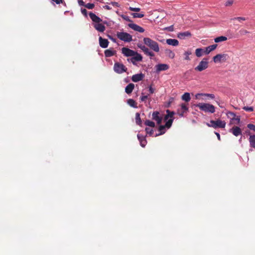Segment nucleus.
<instances>
[{
  "instance_id": "nucleus-48",
  "label": "nucleus",
  "mask_w": 255,
  "mask_h": 255,
  "mask_svg": "<svg viewBox=\"0 0 255 255\" xmlns=\"http://www.w3.org/2000/svg\"><path fill=\"white\" fill-rule=\"evenodd\" d=\"M121 17H122V18H123L124 20H126L127 21H131L128 16H127L126 15H122Z\"/></svg>"
},
{
  "instance_id": "nucleus-51",
  "label": "nucleus",
  "mask_w": 255,
  "mask_h": 255,
  "mask_svg": "<svg viewBox=\"0 0 255 255\" xmlns=\"http://www.w3.org/2000/svg\"><path fill=\"white\" fill-rule=\"evenodd\" d=\"M203 96V93H198L195 95L196 99H200L201 97Z\"/></svg>"
},
{
  "instance_id": "nucleus-25",
  "label": "nucleus",
  "mask_w": 255,
  "mask_h": 255,
  "mask_svg": "<svg viewBox=\"0 0 255 255\" xmlns=\"http://www.w3.org/2000/svg\"><path fill=\"white\" fill-rule=\"evenodd\" d=\"M137 138L140 142V145L144 147L146 144V140L145 137L143 135L137 134Z\"/></svg>"
},
{
  "instance_id": "nucleus-14",
  "label": "nucleus",
  "mask_w": 255,
  "mask_h": 255,
  "mask_svg": "<svg viewBox=\"0 0 255 255\" xmlns=\"http://www.w3.org/2000/svg\"><path fill=\"white\" fill-rule=\"evenodd\" d=\"M128 26L132 29L133 30L138 31L139 32H143L144 31V29L141 26L134 24V23H129Z\"/></svg>"
},
{
  "instance_id": "nucleus-59",
  "label": "nucleus",
  "mask_w": 255,
  "mask_h": 255,
  "mask_svg": "<svg viewBox=\"0 0 255 255\" xmlns=\"http://www.w3.org/2000/svg\"><path fill=\"white\" fill-rule=\"evenodd\" d=\"M215 133L216 135H217L218 140H221V137H220V134L218 132H215Z\"/></svg>"
},
{
  "instance_id": "nucleus-47",
  "label": "nucleus",
  "mask_w": 255,
  "mask_h": 255,
  "mask_svg": "<svg viewBox=\"0 0 255 255\" xmlns=\"http://www.w3.org/2000/svg\"><path fill=\"white\" fill-rule=\"evenodd\" d=\"M232 19V20H238L239 21H241V20H243V21L246 20V18L244 17H235Z\"/></svg>"
},
{
  "instance_id": "nucleus-50",
  "label": "nucleus",
  "mask_w": 255,
  "mask_h": 255,
  "mask_svg": "<svg viewBox=\"0 0 255 255\" xmlns=\"http://www.w3.org/2000/svg\"><path fill=\"white\" fill-rule=\"evenodd\" d=\"M147 98H148L147 95L142 96L140 97V99L141 101L145 102V100L147 99Z\"/></svg>"
},
{
  "instance_id": "nucleus-18",
  "label": "nucleus",
  "mask_w": 255,
  "mask_h": 255,
  "mask_svg": "<svg viewBox=\"0 0 255 255\" xmlns=\"http://www.w3.org/2000/svg\"><path fill=\"white\" fill-rule=\"evenodd\" d=\"M144 75L142 73L133 75L131 77V80L134 82H137L142 80Z\"/></svg>"
},
{
  "instance_id": "nucleus-57",
  "label": "nucleus",
  "mask_w": 255,
  "mask_h": 255,
  "mask_svg": "<svg viewBox=\"0 0 255 255\" xmlns=\"http://www.w3.org/2000/svg\"><path fill=\"white\" fill-rule=\"evenodd\" d=\"M78 3L80 5H84V2L82 0H79Z\"/></svg>"
},
{
  "instance_id": "nucleus-3",
  "label": "nucleus",
  "mask_w": 255,
  "mask_h": 255,
  "mask_svg": "<svg viewBox=\"0 0 255 255\" xmlns=\"http://www.w3.org/2000/svg\"><path fill=\"white\" fill-rule=\"evenodd\" d=\"M206 125L208 127L214 128H224L226 127V123L224 121L217 119L216 121L211 120L210 123H207Z\"/></svg>"
},
{
  "instance_id": "nucleus-7",
  "label": "nucleus",
  "mask_w": 255,
  "mask_h": 255,
  "mask_svg": "<svg viewBox=\"0 0 255 255\" xmlns=\"http://www.w3.org/2000/svg\"><path fill=\"white\" fill-rule=\"evenodd\" d=\"M114 70L116 73L118 74H122L126 72L127 68L123 64L116 62L114 64Z\"/></svg>"
},
{
  "instance_id": "nucleus-30",
  "label": "nucleus",
  "mask_w": 255,
  "mask_h": 255,
  "mask_svg": "<svg viewBox=\"0 0 255 255\" xmlns=\"http://www.w3.org/2000/svg\"><path fill=\"white\" fill-rule=\"evenodd\" d=\"M204 53V49L197 48L195 50V54L198 57H201Z\"/></svg>"
},
{
  "instance_id": "nucleus-19",
  "label": "nucleus",
  "mask_w": 255,
  "mask_h": 255,
  "mask_svg": "<svg viewBox=\"0 0 255 255\" xmlns=\"http://www.w3.org/2000/svg\"><path fill=\"white\" fill-rule=\"evenodd\" d=\"M94 27L97 31L101 32H103L106 29V27L103 24L100 23L94 24Z\"/></svg>"
},
{
  "instance_id": "nucleus-53",
  "label": "nucleus",
  "mask_w": 255,
  "mask_h": 255,
  "mask_svg": "<svg viewBox=\"0 0 255 255\" xmlns=\"http://www.w3.org/2000/svg\"><path fill=\"white\" fill-rule=\"evenodd\" d=\"M81 12L84 15L87 16V10H86V9H85V8H82L81 9Z\"/></svg>"
},
{
  "instance_id": "nucleus-9",
  "label": "nucleus",
  "mask_w": 255,
  "mask_h": 255,
  "mask_svg": "<svg viewBox=\"0 0 255 255\" xmlns=\"http://www.w3.org/2000/svg\"><path fill=\"white\" fill-rule=\"evenodd\" d=\"M122 53L127 57L133 56L136 52L127 47H123L122 49Z\"/></svg>"
},
{
  "instance_id": "nucleus-40",
  "label": "nucleus",
  "mask_w": 255,
  "mask_h": 255,
  "mask_svg": "<svg viewBox=\"0 0 255 255\" xmlns=\"http://www.w3.org/2000/svg\"><path fill=\"white\" fill-rule=\"evenodd\" d=\"M173 121V119H170L168 120L165 125H164L165 126V128H170L172 124Z\"/></svg>"
},
{
  "instance_id": "nucleus-10",
  "label": "nucleus",
  "mask_w": 255,
  "mask_h": 255,
  "mask_svg": "<svg viewBox=\"0 0 255 255\" xmlns=\"http://www.w3.org/2000/svg\"><path fill=\"white\" fill-rule=\"evenodd\" d=\"M152 119L156 122L158 125L161 123L162 121V117L160 116V114L157 111L153 112L152 114Z\"/></svg>"
},
{
  "instance_id": "nucleus-42",
  "label": "nucleus",
  "mask_w": 255,
  "mask_h": 255,
  "mask_svg": "<svg viewBox=\"0 0 255 255\" xmlns=\"http://www.w3.org/2000/svg\"><path fill=\"white\" fill-rule=\"evenodd\" d=\"M147 133L149 135H152L153 134V130L148 128H146L145 129Z\"/></svg>"
},
{
  "instance_id": "nucleus-28",
  "label": "nucleus",
  "mask_w": 255,
  "mask_h": 255,
  "mask_svg": "<svg viewBox=\"0 0 255 255\" xmlns=\"http://www.w3.org/2000/svg\"><path fill=\"white\" fill-rule=\"evenodd\" d=\"M165 128H165V126H163V125L160 126L158 128V130L160 132L159 133L156 134L155 136H159V135L164 134L165 132V130H166Z\"/></svg>"
},
{
  "instance_id": "nucleus-4",
  "label": "nucleus",
  "mask_w": 255,
  "mask_h": 255,
  "mask_svg": "<svg viewBox=\"0 0 255 255\" xmlns=\"http://www.w3.org/2000/svg\"><path fill=\"white\" fill-rule=\"evenodd\" d=\"M117 36L120 40L125 42H130L132 40V36L128 33L124 32H118Z\"/></svg>"
},
{
  "instance_id": "nucleus-11",
  "label": "nucleus",
  "mask_w": 255,
  "mask_h": 255,
  "mask_svg": "<svg viewBox=\"0 0 255 255\" xmlns=\"http://www.w3.org/2000/svg\"><path fill=\"white\" fill-rule=\"evenodd\" d=\"M188 111V107L185 104H182L180 109L177 110V114L179 116L183 117L184 113H186Z\"/></svg>"
},
{
  "instance_id": "nucleus-8",
  "label": "nucleus",
  "mask_w": 255,
  "mask_h": 255,
  "mask_svg": "<svg viewBox=\"0 0 255 255\" xmlns=\"http://www.w3.org/2000/svg\"><path fill=\"white\" fill-rule=\"evenodd\" d=\"M137 46L145 54L149 56L150 57L154 56V54L145 45L138 44Z\"/></svg>"
},
{
  "instance_id": "nucleus-45",
  "label": "nucleus",
  "mask_w": 255,
  "mask_h": 255,
  "mask_svg": "<svg viewBox=\"0 0 255 255\" xmlns=\"http://www.w3.org/2000/svg\"><path fill=\"white\" fill-rule=\"evenodd\" d=\"M247 127L251 130L255 131V125L251 124H249L247 125Z\"/></svg>"
},
{
  "instance_id": "nucleus-56",
  "label": "nucleus",
  "mask_w": 255,
  "mask_h": 255,
  "mask_svg": "<svg viewBox=\"0 0 255 255\" xmlns=\"http://www.w3.org/2000/svg\"><path fill=\"white\" fill-rule=\"evenodd\" d=\"M233 121H237L238 122V123H239L240 122V117L238 116V117H235V119H234V120Z\"/></svg>"
},
{
  "instance_id": "nucleus-55",
  "label": "nucleus",
  "mask_w": 255,
  "mask_h": 255,
  "mask_svg": "<svg viewBox=\"0 0 255 255\" xmlns=\"http://www.w3.org/2000/svg\"><path fill=\"white\" fill-rule=\"evenodd\" d=\"M104 8L107 9V10H111L112 9V7L108 5H105L103 6Z\"/></svg>"
},
{
  "instance_id": "nucleus-26",
  "label": "nucleus",
  "mask_w": 255,
  "mask_h": 255,
  "mask_svg": "<svg viewBox=\"0 0 255 255\" xmlns=\"http://www.w3.org/2000/svg\"><path fill=\"white\" fill-rule=\"evenodd\" d=\"M215 98V96L213 94H207V93H203V96H202V100H205L207 99H214Z\"/></svg>"
},
{
  "instance_id": "nucleus-39",
  "label": "nucleus",
  "mask_w": 255,
  "mask_h": 255,
  "mask_svg": "<svg viewBox=\"0 0 255 255\" xmlns=\"http://www.w3.org/2000/svg\"><path fill=\"white\" fill-rule=\"evenodd\" d=\"M227 115L228 117L230 118L232 121L235 119V117H236V115L235 113L232 112H228L227 113Z\"/></svg>"
},
{
  "instance_id": "nucleus-31",
  "label": "nucleus",
  "mask_w": 255,
  "mask_h": 255,
  "mask_svg": "<svg viewBox=\"0 0 255 255\" xmlns=\"http://www.w3.org/2000/svg\"><path fill=\"white\" fill-rule=\"evenodd\" d=\"M127 103L130 106L133 108H136L137 107V103L134 100L132 99H129L128 100Z\"/></svg>"
},
{
  "instance_id": "nucleus-22",
  "label": "nucleus",
  "mask_w": 255,
  "mask_h": 255,
  "mask_svg": "<svg viewBox=\"0 0 255 255\" xmlns=\"http://www.w3.org/2000/svg\"><path fill=\"white\" fill-rule=\"evenodd\" d=\"M104 53L106 57H110L115 55L116 54V51L114 50L113 48H110L106 50Z\"/></svg>"
},
{
  "instance_id": "nucleus-38",
  "label": "nucleus",
  "mask_w": 255,
  "mask_h": 255,
  "mask_svg": "<svg viewBox=\"0 0 255 255\" xmlns=\"http://www.w3.org/2000/svg\"><path fill=\"white\" fill-rule=\"evenodd\" d=\"M131 15L134 18H142L144 16L143 13H133Z\"/></svg>"
},
{
  "instance_id": "nucleus-52",
  "label": "nucleus",
  "mask_w": 255,
  "mask_h": 255,
  "mask_svg": "<svg viewBox=\"0 0 255 255\" xmlns=\"http://www.w3.org/2000/svg\"><path fill=\"white\" fill-rule=\"evenodd\" d=\"M155 91L154 89H153L151 86L149 87V92L150 94H153Z\"/></svg>"
},
{
  "instance_id": "nucleus-49",
  "label": "nucleus",
  "mask_w": 255,
  "mask_h": 255,
  "mask_svg": "<svg viewBox=\"0 0 255 255\" xmlns=\"http://www.w3.org/2000/svg\"><path fill=\"white\" fill-rule=\"evenodd\" d=\"M233 3V0H229L226 2V6H230Z\"/></svg>"
},
{
  "instance_id": "nucleus-44",
  "label": "nucleus",
  "mask_w": 255,
  "mask_h": 255,
  "mask_svg": "<svg viewBox=\"0 0 255 255\" xmlns=\"http://www.w3.org/2000/svg\"><path fill=\"white\" fill-rule=\"evenodd\" d=\"M243 109L247 112H253L254 111V108L252 107H244Z\"/></svg>"
},
{
  "instance_id": "nucleus-36",
  "label": "nucleus",
  "mask_w": 255,
  "mask_h": 255,
  "mask_svg": "<svg viewBox=\"0 0 255 255\" xmlns=\"http://www.w3.org/2000/svg\"><path fill=\"white\" fill-rule=\"evenodd\" d=\"M192 54V52L190 50H188L187 51H185L184 53V55H185L184 59L187 61H189L191 60L190 58L189 57V55Z\"/></svg>"
},
{
  "instance_id": "nucleus-46",
  "label": "nucleus",
  "mask_w": 255,
  "mask_h": 255,
  "mask_svg": "<svg viewBox=\"0 0 255 255\" xmlns=\"http://www.w3.org/2000/svg\"><path fill=\"white\" fill-rule=\"evenodd\" d=\"M129 9L132 11L138 12L140 11V8L139 7H129Z\"/></svg>"
},
{
  "instance_id": "nucleus-2",
  "label": "nucleus",
  "mask_w": 255,
  "mask_h": 255,
  "mask_svg": "<svg viewBox=\"0 0 255 255\" xmlns=\"http://www.w3.org/2000/svg\"><path fill=\"white\" fill-rule=\"evenodd\" d=\"M195 106L199 108L200 110L205 112L214 113L215 112V107L210 104L201 103L196 105Z\"/></svg>"
},
{
  "instance_id": "nucleus-34",
  "label": "nucleus",
  "mask_w": 255,
  "mask_h": 255,
  "mask_svg": "<svg viewBox=\"0 0 255 255\" xmlns=\"http://www.w3.org/2000/svg\"><path fill=\"white\" fill-rule=\"evenodd\" d=\"M227 40V37L224 36H221L219 37H217L215 38V42L216 43L220 42L222 41H224Z\"/></svg>"
},
{
  "instance_id": "nucleus-23",
  "label": "nucleus",
  "mask_w": 255,
  "mask_h": 255,
  "mask_svg": "<svg viewBox=\"0 0 255 255\" xmlns=\"http://www.w3.org/2000/svg\"><path fill=\"white\" fill-rule=\"evenodd\" d=\"M166 42L167 44L174 46H177L179 45V41L175 39H167Z\"/></svg>"
},
{
  "instance_id": "nucleus-15",
  "label": "nucleus",
  "mask_w": 255,
  "mask_h": 255,
  "mask_svg": "<svg viewBox=\"0 0 255 255\" xmlns=\"http://www.w3.org/2000/svg\"><path fill=\"white\" fill-rule=\"evenodd\" d=\"M100 46L103 48L108 47L109 42L107 39L103 38L102 37H100L99 38Z\"/></svg>"
},
{
  "instance_id": "nucleus-24",
  "label": "nucleus",
  "mask_w": 255,
  "mask_h": 255,
  "mask_svg": "<svg viewBox=\"0 0 255 255\" xmlns=\"http://www.w3.org/2000/svg\"><path fill=\"white\" fill-rule=\"evenodd\" d=\"M134 88V85L132 83H130L126 86L125 88V92L127 94H130L132 93Z\"/></svg>"
},
{
  "instance_id": "nucleus-21",
  "label": "nucleus",
  "mask_w": 255,
  "mask_h": 255,
  "mask_svg": "<svg viewBox=\"0 0 255 255\" xmlns=\"http://www.w3.org/2000/svg\"><path fill=\"white\" fill-rule=\"evenodd\" d=\"M217 47V44H213L206 47L204 49V53L209 54L211 51L214 50Z\"/></svg>"
},
{
  "instance_id": "nucleus-58",
  "label": "nucleus",
  "mask_w": 255,
  "mask_h": 255,
  "mask_svg": "<svg viewBox=\"0 0 255 255\" xmlns=\"http://www.w3.org/2000/svg\"><path fill=\"white\" fill-rule=\"evenodd\" d=\"M52 0L55 2L57 4H59L60 2H62V0Z\"/></svg>"
},
{
  "instance_id": "nucleus-35",
  "label": "nucleus",
  "mask_w": 255,
  "mask_h": 255,
  "mask_svg": "<svg viewBox=\"0 0 255 255\" xmlns=\"http://www.w3.org/2000/svg\"><path fill=\"white\" fill-rule=\"evenodd\" d=\"M135 122L136 124L139 126H141L142 124L141 120L140 117V114L138 113H136L135 114Z\"/></svg>"
},
{
  "instance_id": "nucleus-20",
  "label": "nucleus",
  "mask_w": 255,
  "mask_h": 255,
  "mask_svg": "<svg viewBox=\"0 0 255 255\" xmlns=\"http://www.w3.org/2000/svg\"><path fill=\"white\" fill-rule=\"evenodd\" d=\"M191 33L188 31H185L183 32H180L177 34V37L180 39H185L186 37H190L191 36Z\"/></svg>"
},
{
  "instance_id": "nucleus-13",
  "label": "nucleus",
  "mask_w": 255,
  "mask_h": 255,
  "mask_svg": "<svg viewBox=\"0 0 255 255\" xmlns=\"http://www.w3.org/2000/svg\"><path fill=\"white\" fill-rule=\"evenodd\" d=\"M229 132H232L236 136L242 134L241 129L237 126H234L229 130Z\"/></svg>"
},
{
  "instance_id": "nucleus-16",
  "label": "nucleus",
  "mask_w": 255,
  "mask_h": 255,
  "mask_svg": "<svg viewBox=\"0 0 255 255\" xmlns=\"http://www.w3.org/2000/svg\"><path fill=\"white\" fill-rule=\"evenodd\" d=\"M89 16L92 20L95 22L96 23L101 22L102 20L101 18L97 16L95 13L90 12L89 13Z\"/></svg>"
},
{
  "instance_id": "nucleus-32",
  "label": "nucleus",
  "mask_w": 255,
  "mask_h": 255,
  "mask_svg": "<svg viewBox=\"0 0 255 255\" xmlns=\"http://www.w3.org/2000/svg\"><path fill=\"white\" fill-rule=\"evenodd\" d=\"M167 115H166L164 117V120L166 121L169 118L170 119H173V115L174 113L173 112H170L169 110H167L166 111Z\"/></svg>"
},
{
  "instance_id": "nucleus-61",
  "label": "nucleus",
  "mask_w": 255,
  "mask_h": 255,
  "mask_svg": "<svg viewBox=\"0 0 255 255\" xmlns=\"http://www.w3.org/2000/svg\"><path fill=\"white\" fill-rule=\"evenodd\" d=\"M218 105L221 107V108H223V106L222 105H220V104L219 103H218Z\"/></svg>"
},
{
  "instance_id": "nucleus-41",
  "label": "nucleus",
  "mask_w": 255,
  "mask_h": 255,
  "mask_svg": "<svg viewBox=\"0 0 255 255\" xmlns=\"http://www.w3.org/2000/svg\"><path fill=\"white\" fill-rule=\"evenodd\" d=\"M84 6L88 9H91L94 7L95 5L94 3H88L86 4L85 5H84Z\"/></svg>"
},
{
  "instance_id": "nucleus-17",
  "label": "nucleus",
  "mask_w": 255,
  "mask_h": 255,
  "mask_svg": "<svg viewBox=\"0 0 255 255\" xmlns=\"http://www.w3.org/2000/svg\"><path fill=\"white\" fill-rule=\"evenodd\" d=\"M169 66L166 64H159L156 65V71H165L169 69Z\"/></svg>"
},
{
  "instance_id": "nucleus-60",
  "label": "nucleus",
  "mask_w": 255,
  "mask_h": 255,
  "mask_svg": "<svg viewBox=\"0 0 255 255\" xmlns=\"http://www.w3.org/2000/svg\"><path fill=\"white\" fill-rule=\"evenodd\" d=\"M108 37L111 39L112 41H113L114 42H115L116 41V39L115 38H114L112 36L108 35Z\"/></svg>"
},
{
  "instance_id": "nucleus-37",
  "label": "nucleus",
  "mask_w": 255,
  "mask_h": 255,
  "mask_svg": "<svg viewBox=\"0 0 255 255\" xmlns=\"http://www.w3.org/2000/svg\"><path fill=\"white\" fill-rule=\"evenodd\" d=\"M144 124L146 126H149L150 127L153 128L155 127V123L151 121L150 120H146L145 121Z\"/></svg>"
},
{
  "instance_id": "nucleus-6",
  "label": "nucleus",
  "mask_w": 255,
  "mask_h": 255,
  "mask_svg": "<svg viewBox=\"0 0 255 255\" xmlns=\"http://www.w3.org/2000/svg\"><path fill=\"white\" fill-rule=\"evenodd\" d=\"M229 58L227 54H218L213 57L215 63H220L226 61Z\"/></svg>"
},
{
  "instance_id": "nucleus-43",
  "label": "nucleus",
  "mask_w": 255,
  "mask_h": 255,
  "mask_svg": "<svg viewBox=\"0 0 255 255\" xmlns=\"http://www.w3.org/2000/svg\"><path fill=\"white\" fill-rule=\"evenodd\" d=\"M239 33L241 35H246L248 33H249V31H248V30H247L245 29H241L240 30Z\"/></svg>"
},
{
  "instance_id": "nucleus-54",
  "label": "nucleus",
  "mask_w": 255,
  "mask_h": 255,
  "mask_svg": "<svg viewBox=\"0 0 255 255\" xmlns=\"http://www.w3.org/2000/svg\"><path fill=\"white\" fill-rule=\"evenodd\" d=\"M110 3L114 6L119 7L120 6L117 2H111Z\"/></svg>"
},
{
  "instance_id": "nucleus-12",
  "label": "nucleus",
  "mask_w": 255,
  "mask_h": 255,
  "mask_svg": "<svg viewBox=\"0 0 255 255\" xmlns=\"http://www.w3.org/2000/svg\"><path fill=\"white\" fill-rule=\"evenodd\" d=\"M142 59V56L136 52V54L130 59L133 65H136V61H141Z\"/></svg>"
},
{
  "instance_id": "nucleus-1",
  "label": "nucleus",
  "mask_w": 255,
  "mask_h": 255,
  "mask_svg": "<svg viewBox=\"0 0 255 255\" xmlns=\"http://www.w3.org/2000/svg\"><path fill=\"white\" fill-rule=\"evenodd\" d=\"M143 41L144 44L149 47L150 49L156 52H158L159 51V45L155 41H154L148 37L144 38Z\"/></svg>"
},
{
  "instance_id": "nucleus-29",
  "label": "nucleus",
  "mask_w": 255,
  "mask_h": 255,
  "mask_svg": "<svg viewBox=\"0 0 255 255\" xmlns=\"http://www.w3.org/2000/svg\"><path fill=\"white\" fill-rule=\"evenodd\" d=\"M182 100L185 101L186 102H188L191 100L190 94L189 93H185L181 97Z\"/></svg>"
},
{
  "instance_id": "nucleus-33",
  "label": "nucleus",
  "mask_w": 255,
  "mask_h": 255,
  "mask_svg": "<svg viewBox=\"0 0 255 255\" xmlns=\"http://www.w3.org/2000/svg\"><path fill=\"white\" fill-rule=\"evenodd\" d=\"M165 54L169 58L173 59L175 57V53L170 49H166L165 51Z\"/></svg>"
},
{
  "instance_id": "nucleus-5",
  "label": "nucleus",
  "mask_w": 255,
  "mask_h": 255,
  "mask_svg": "<svg viewBox=\"0 0 255 255\" xmlns=\"http://www.w3.org/2000/svg\"><path fill=\"white\" fill-rule=\"evenodd\" d=\"M209 66V62L207 58H203L199 63L198 65L195 68V70L198 72H201L206 69Z\"/></svg>"
},
{
  "instance_id": "nucleus-27",
  "label": "nucleus",
  "mask_w": 255,
  "mask_h": 255,
  "mask_svg": "<svg viewBox=\"0 0 255 255\" xmlns=\"http://www.w3.org/2000/svg\"><path fill=\"white\" fill-rule=\"evenodd\" d=\"M249 141L250 146L255 148V135H250L249 138Z\"/></svg>"
}]
</instances>
